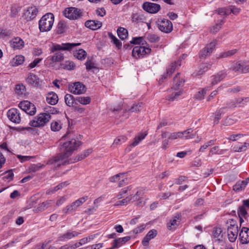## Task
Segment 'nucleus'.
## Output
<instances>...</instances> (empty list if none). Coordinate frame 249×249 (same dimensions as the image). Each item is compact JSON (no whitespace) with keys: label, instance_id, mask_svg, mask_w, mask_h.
Segmentation results:
<instances>
[{"label":"nucleus","instance_id":"774afa93","mask_svg":"<svg viewBox=\"0 0 249 249\" xmlns=\"http://www.w3.org/2000/svg\"><path fill=\"white\" fill-rule=\"evenodd\" d=\"M51 201L43 202L38 207V209L40 211H43L45 210V208L47 207L48 205L50 204V202Z\"/></svg>","mask_w":249,"mask_h":249},{"label":"nucleus","instance_id":"49530a36","mask_svg":"<svg viewBox=\"0 0 249 249\" xmlns=\"http://www.w3.org/2000/svg\"><path fill=\"white\" fill-rule=\"evenodd\" d=\"M179 74V73H178L174 77V81L175 83V85L174 86V87L172 88L171 90H173V89H177L179 86L182 85L185 82V80L183 79L178 80V76Z\"/></svg>","mask_w":249,"mask_h":249},{"label":"nucleus","instance_id":"c85d7f7f","mask_svg":"<svg viewBox=\"0 0 249 249\" xmlns=\"http://www.w3.org/2000/svg\"><path fill=\"white\" fill-rule=\"evenodd\" d=\"M180 215L178 214H176L174 218L171 219L167 224V227L168 230H172L176 228L178 224L177 220L180 218Z\"/></svg>","mask_w":249,"mask_h":249},{"label":"nucleus","instance_id":"f3484780","mask_svg":"<svg viewBox=\"0 0 249 249\" xmlns=\"http://www.w3.org/2000/svg\"><path fill=\"white\" fill-rule=\"evenodd\" d=\"M180 65L181 62L180 60H178L177 61H175L174 63H172L167 69L166 74L163 75L161 80H160V82H162L163 79H165L167 76H171L172 74L174 72L175 70Z\"/></svg>","mask_w":249,"mask_h":249},{"label":"nucleus","instance_id":"412c9836","mask_svg":"<svg viewBox=\"0 0 249 249\" xmlns=\"http://www.w3.org/2000/svg\"><path fill=\"white\" fill-rule=\"evenodd\" d=\"M38 12L36 6L29 7L26 13L27 18L30 20L33 19Z\"/></svg>","mask_w":249,"mask_h":249},{"label":"nucleus","instance_id":"4be33fe9","mask_svg":"<svg viewBox=\"0 0 249 249\" xmlns=\"http://www.w3.org/2000/svg\"><path fill=\"white\" fill-rule=\"evenodd\" d=\"M228 236L229 241L231 242H233L237 239L238 229L234 228L233 229L227 230Z\"/></svg>","mask_w":249,"mask_h":249},{"label":"nucleus","instance_id":"ea45409f","mask_svg":"<svg viewBox=\"0 0 249 249\" xmlns=\"http://www.w3.org/2000/svg\"><path fill=\"white\" fill-rule=\"evenodd\" d=\"M92 150L91 149H89L85 150L82 154L78 155L75 159L73 162H77L87 157H88L90 153H91Z\"/></svg>","mask_w":249,"mask_h":249},{"label":"nucleus","instance_id":"8fccbe9b","mask_svg":"<svg viewBox=\"0 0 249 249\" xmlns=\"http://www.w3.org/2000/svg\"><path fill=\"white\" fill-rule=\"evenodd\" d=\"M51 128L52 131H58L61 128V124L59 121H53L51 124Z\"/></svg>","mask_w":249,"mask_h":249},{"label":"nucleus","instance_id":"c756f323","mask_svg":"<svg viewBox=\"0 0 249 249\" xmlns=\"http://www.w3.org/2000/svg\"><path fill=\"white\" fill-rule=\"evenodd\" d=\"M24 61V57L22 55H16L11 61L10 63L13 66L22 64Z\"/></svg>","mask_w":249,"mask_h":249},{"label":"nucleus","instance_id":"a211bd4d","mask_svg":"<svg viewBox=\"0 0 249 249\" xmlns=\"http://www.w3.org/2000/svg\"><path fill=\"white\" fill-rule=\"evenodd\" d=\"M85 25L90 29L95 30L101 27L102 23L98 20H89L85 22Z\"/></svg>","mask_w":249,"mask_h":249},{"label":"nucleus","instance_id":"6ab92c4d","mask_svg":"<svg viewBox=\"0 0 249 249\" xmlns=\"http://www.w3.org/2000/svg\"><path fill=\"white\" fill-rule=\"evenodd\" d=\"M46 101L51 105L56 104L58 101L57 95L53 91L49 92L46 95Z\"/></svg>","mask_w":249,"mask_h":249},{"label":"nucleus","instance_id":"680f3d73","mask_svg":"<svg viewBox=\"0 0 249 249\" xmlns=\"http://www.w3.org/2000/svg\"><path fill=\"white\" fill-rule=\"evenodd\" d=\"M157 234V231L156 230L153 229L149 231L147 233L146 235L150 239H152L156 236Z\"/></svg>","mask_w":249,"mask_h":249},{"label":"nucleus","instance_id":"13d9d810","mask_svg":"<svg viewBox=\"0 0 249 249\" xmlns=\"http://www.w3.org/2000/svg\"><path fill=\"white\" fill-rule=\"evenodd\" d=\"M125 173H120L117 174L110 178V181L112 182H115L118 181H120L121 179V176H124Z\"/></svg>","mask_w":249,"mask_h":249},{"label":"nucleus","instance_id":"4d7b16f0","mask_svg":"<svg viewBox=\"0 0 249 249\" xmlns=\"http://www.w3.org/2000/svg\"><path fill=\"white\" fill-rule=\"evenodd\" d=\"M237 213L239 216L243 217H245L247 214V212L244 205L239 207Z\"/></svg>","mask_w":249,"mask_h":249},{"label":"nucleus","instance_id":"393cba45","mask_svg":"<svg viewBox=\"0 0 249 249\" xmlns=\"http://www.w3.org/2000/svg\"><path fill=\"white\" fill-rule=\"evenodd\" d=\"M24 45V41L20 37H15L13 39L12 47L14 49H21Z\"/></svg>","mask_w":249,"mask_h":249},{"label":"nucleus","instance_id":"b1692460","mask_svg":"<svg viewBox=\"0 0 249 249\" xmlns=\"http://www.w3.org/2000/svg\"><path fill=\"white\" fill-rule=\"evenodd\" d=\"M249 146V143L247 142H244L243 143L238 142L233 146V150L237 152L244 151Z\"/></svg>","mask_w":249,"mask_h":249},{"label":"nucleus","instance_id":"bb28decb","mask_svg":"<svg viewBox=\"0 0 249 249\" xmlns=\"http://www.w3.org/2000/svg\"><path fill=\"white\" fill-rule=\"evenodd\" d=\"M64 99L66 104L69 107H73L74 105L76 104L75 98H74V97L70 94H66Z\"/></svg>","mask_w":249,"mask_h":249},{"label":"nucleus","instance_id":"0eeeda50","mask_svg":"<svg viewBox=\"0 0 249 249\" xmlns=\"http://www.w3.org/2000/svg\"><path fill=\"white\" fill-rule=\"evenodd\" d=\"M18 107L30 115H34L36 111L34 104L27 100L20 102Z\"/></svg>","mask_w":249,"mask_h":249},{"label":"nucleus","instance_id":"052dcab7","mask_svg":"<svg viewBox=\"0 0 249 249\" xmlns=\"http://www.w3.org/2000/svg\"><path fill=\"white\" fill-rule=\"evenodd\" d=\"M143 40V38L142 37H134L132 39V40L130 41L131 44H137L142 43V45H143V43H142V41Z\"/></svg>","mask_w":249,"mask_h":249},{"label":"nucleus","instance_id":"3c124183","mask_svg":"<svg viewBox=\"0 0 249 249\" xmlns=\"http://www.w3.org/2000/svg\"><path fill=\"white\" fill-rule=\"evenodd\" d=\"M222 230L220 228H215L213 231V236L217 240H220L222 236L221 235Z\"/></svg>","mask_w":249,"mask_h":249},{"label":"nucleus","instance_id":"72a5a7b5","mask_svg":"<svg viewBox=\"0 0 249 249\" xmlns=\"http://www.w3.org/2000/svg\"><path fill=\"white\" fill-rule=\"evenodd\" d=\"M226 107H221L215 111L214 113L215 117L213 121L214 124H217L219 123V121L221 119V115L224 114L225 113L224 109Z\"/></svg>","mask_w":249,"mask_h":249},{"label":"nucleus","instance_id":"cd10ccee","mask_svg":"<svg viewBox=\"0 0 249 249\" xmlns=\"http://www.w3.org/2000/svg\"><path fill=\"white\" fill-rule=\"evenodd\" d=\"M175 91L172 92V93L166 96V99L170 101H174L177 100L179 96L182 94L183 91L182 90H177L175 89Z\"/></svg>","mask_w":249,"mask_h":249},{"label":"nucleus","instance_id":"864d4df0","mask_svg":"<svg viewBox=\"0 0 249 249\" xmlns=\"http://www.w3.org/2000/svg\"><path fill=\"white\" fill-rule=\"evenodd\" d=\"M148 40L151 43L158 42L160 40V37L155 34H150L147 36Z\"/></svg>","mask_w":249,"mask_h":249},{"label":"nucleus","instance_id":"9d476101","mask_svg":"<svg viewBox=\"0 0 249 249\" xmlns=\"http://www.w3.org/2000/svg\"><path fill=\"white\" fill-rule=\"evenodd\" d=\"M64 16L71 19H75L81 16L80 10L75 7H70L64 11Z\"/></svg>","mask_w":249,"mask_h":249},{"label":"nucleus","instance_id":"f03ea898","mask_svg":"<svg viewBox=\"0 0 249 249\" xmlns=\"http://www.w3.org/2000/svg\"><path fill=\"white\" fill-rule=\"evenodd\" d=\"M81 45V43H66L58 44L53 43L52 46L50 48L51 53H54L52 56H50L47 58L46 61L50 60L49 63L50 66L53 67L56 62H60L64 59V54L59 51H70L73 47Z\"/></svg>","mask_w":249,"mask_h":249},{"label":"nucleus","instance_id":"338daca9","mask_svg":"<svg viewBox=\"0 0 249 249\" xmlns=\"http://www.w3.org/2000/svg\"><path fill=\"white\" fill-rule=\"evenodd\" d=\"M96 13L98 16L103 17L106 15V10L104 8H98Z\"/></svg>","mask_w":249,"mask_h":249},{"label":"nucleus","instance_id":"e2e57ef3","mask_svg":"<svg viewBox=\"0 0 249 249\" xmlns=\"http://www.w3.org/2000/svg\"><path fill=\"white\" fill-rule=\"evenodd\" d=\"M42 60V59L41 58H36L35 59L32 63H31L29 65V67L30 68H35L36 66H37V65L40 62H41Z\"/></svg>","mask_w":249,"mask_h":249},{"label":"nucleus","instance_id":"79ce46f5","mask_svg":"<svg viewBox=\"0 0 249 249\" xmlns=\"http://www.w3.org/2000/svg\"><path fill=\"white\" fill-rule=\"evenodd\" d=\"M236 50H231L228 51L227 52H222L219 54V55L217 57V59H220L222 58H225L231 56L234 54L236 53Z\"/></svg>","mask_w":249,"mask_h":249},{"label":"nucleus","instance_id":"20e7f679","mask_svg":"<svg viewBox=\"0 0 249 249\" xmlns=\"http://www.w3.org/2000/svg\"><path fill=\"white\" fill-rule=\"evenodd\" d=\"M51 119V115L47 113H41L34 119L30 121L29 124L33 127H41L44 126Z\"/></svg>","mask_w":249,"mask_h":249},{"label":"nucleus","instance_id":"a19ab883","mask_svg":"<svg viewBox=\"0 0 249 249\" xmlns=\"http://www.w3.org/2000/svg\"><path fill=\"white\" fill-rule=\"evenodd\" d=\"M243 62L238 61L234 63L231 67V69L235 71L242 72Z\"/></svg>","mask_w":249,"mask_h":249},{"label":"nucleus","instance_id":"423d86ee","mask_svg":"<svg viewBox=\"0 0 249 249\" xmlns=\"http://www.w3.org/2000/svg\"><path fill=\"white\" fill-rule=\"evenodd\" d=\"M193 131L192 128H189L183 132L170 133L168 139H176L178 138H185L186 139H193L196 135V133H193Z\"/></svg>","mask_w":249,"mask_h":249},{"label":"nucleus","instance_id":"7c9ffc66","mask_svg":"<svg viewBox=\"0 0 249 249\" xmlns=\"http://www.w3.org/2000/svg\"><path fill=\"white\" fill-rule=\"evenodd\" d=\"M79 234V232L76 231H68L61 236V238L62 240L71 239L74 237L78 236Z\"/></svg>","mask_w":249,"mask_h":249},{"label":"nucleus","instance_id":"58836bf2","mask_svg":"<svg viewBox=\"0 0 249 249\" xmlns=\"http://www.w3.org/2000/svg\"><path fill=\"white\" fill-rule=\"evenodd\" d=\"M61 66L64 69L69 71L74 70L76 67L75 63L70 60L66 61L64 63L61 64Z\"/></svg>","mask_w":249,"mask_h":249},{"label":"nucleus","instance_id":"dca6fc26","mask_svg":"<svg viewBox=\"0 0 249 249\" xmlns=\"http://www.w3.org/2000/svg\"><path fill=\"white\" fill-rule=\"evenodd\" d=\"M227 76L224 71H219L217 73L211 76V84L213 86L221 81Z\"/></svg>","mask_w":249,"mask_h":249},{"label":"nucleus","instance_id":"f704fd0d","mask_svg":"<svg viewBox=\"0 0 249 249\" xmlns=\"http://www.w3.org/2000/svg\"><path fill=\"white\" fill-rule=\"evenodd\" d=\"M210 90L209 87H206L202 89L201 90L198 91L196 94L195 95V98L201 100L204 99L205 95L207 93V92Z\"/></svg>","mask_w":249,"mask_h":249},{"label":"nucleus","instance_id":"4468645a","mask_svg":"<svg viewBox=\"0 0 249 249\" xmlns=\"http://www.w3.org/2000/svg\"><path fill=\"white\" fill-rule=\"evenodd\" d=\"M69 89L71 92L74 94H80L85 91V86L80 82H76L73 86L69 87Z\"/></svg>","mask_w":249,"mask_h":249},{"label":"nucleus","instance_id":"ddd939ff","mask_svg":"<svg viewBox=\"0 0 249 249\" xmlns=\"http://www.w3.org/2000/svg\"><path fill=\"white\" fill-rule=\"evenodd\" d=\"M142 8L149 13L154 14L160 11V6L157 3L145 2L142 5Z\"/></svg>","mask_w":249,"mask_h":249},{"label":"nucleus","instance_id":"6e6552de","mask_svg":"<svg viewBox=\"0 0 249 249\" xmlns=\"http://www.w3.org/2000/svg\"><path fill=\"white\" fill-rule=\"evenodd\" d=\"M151 49L143 46H137L133 48L132 55L136 58L143 57L145 54H149Z\"/></svg>","mask_w":249,"mask_h":249},{"label":"nucleus","instance_id":"69168bd1","mask_svg":"<svg viewBox=\"0 0 249 249\" xmlns=\"http://www.w3.org/2000/svg\"><path fill=\"white\" fill-rule=\"evenodd\" d=\"M145 226L144 224H142L140 225V226L137 227L136 228L134 229L133 230V232L134 233H138L141 232H142L144 229H145Z\"/></svg>","mask_w":249,"mask_h":249},{"label":"nucleus","instance_id":"c9c22d12","mask_svg":"<svg viewBox=\"0 0 249 249\" xmlns=\"http://www.w3.org/2000/svg\"><path fill=\"white\" fill-rule=\"evenodd\" d=\"M75 100L80 104L84 105L89 104L91 102V98L89 96H78L76 97Z\"/></svg>","mask_w":249,"mask_h":249},{"label":"nucleus","instance_id":"a18cd8bd","mask_svg":"<svg viewBox=\"0 0 249 249\" xmlns=\"http://www.w3.org/2000/svg\"><path fill=\"white\" fill-rule=\"evenodd\" d=\"M108 37L111 39L113 42L118 48L122 46V43L118 40L111 32L108 33Z\"/></svg>","mask_w":249,"mask_h":249},{"label":"nucleus","instance_id":"f8f14e48","mask_svg":"<svg viewBox=\"0 0 249 249\" xmlns=\"http://www.w3.org/2000/svg\"><path fill=\"white\" fill-rule=\"evenodd\" d=\"M216 43V41H213L206 45L204 48L200 51L199 57L200 58H205L206 57L210 55L215 48Z\"/></svg>","mask_w":249,"mask_h":249},{"label":"nucleus","instance_id":"bf43d9fd","mask_svg":"<svg viewBox=\"0 0 249 249\" xmlns=\"http://www.w3.org/2000/svg\"><path fill=\"white\" fill-rule=\"evenodd\" d=\"M127 140V138L125 136H121L116 138L114 140V142L115 144H120L125 142Z\"/></svg>","mask_w":249,"mask_h":249},{"label":"nucleus","instance_id":"9b49d317","mask_svg":"<svg viewBox=\"0 0 249 249\" xmlns=\"http://www.w3.org/2000/svg\"><path fill=\"white\" fill-rule=\"evenodd\" d=\"M7 115L11 122L16 124L20 123L21 121L20 113L18 109L15 108L10 109L7 113Z\"/></svg>","mask_w":249,"mask_h":249},{"label":"nucleus","instance_id":"37998d69","mask_svg":"<svg viewBox=\"0 0 249 249\" xmlns=\"http://www.w3.org/2000/svg\"><path fill=\"white\" fill-rule=\"evenodd\" d=\"M16 93L18 95L24 94L26 89L23 84L17 85L15 88Z\"/></svg>","mask_w":249,"mask_h":249},{"label":"nucleus","instance_id":"aec40b11","mask_svg":"<svg viewBox=\"0 0 249 249\" xmlns=\"http://www.w3.org/2000/svg\"><path fill=\"white\" fill-rule=\"evenodd\" d=\"M27 83L33 86L37 87L39 84V79L37 76L33 73H29L28 77L26 78Z\"/></svg>","mask_w":249,"mask_h":249},{"label":"nucleus","instance_id":"5fc2aeb1","mask_svg":"<svg viewBox=\"0 0 249 249\" xmlns=\"http://www.w3.org/2000/svg\"><path fill=\"white\" fill-rule=\"evenodd\" d=\"M20 10V8L16 6H12L11 8V17L15 18Z\"/></svg>","mask_w":249,"mask_h":249},{"label":"nucleus","instance_id":"f257e3e1","mask_svg":"<svg viewBox=\"0 0 249 249\" xmlns=\"http://www.w3.org/2000/svg\"><path fill=\"white\" fill-rule=\"evenodd\" d=\"M80 145V142L75 139L67 141L60 146V153L51 159L49 162L51 164H56L59 167L61 164H65L69 161L65 160L69 157Z\"/></svg>","mask_w":249,"mask_h":249},{"label":"nucleus","instance_id":"473e14b6","mask_svg":"<svg viewBox=\"0 0 249 249\" xmlns=\"http://www.w3.org/2000/svg\"><path fill=\"white\" fill-rule=\"evenodd\" d=\"M143 108L142 103L133 104L130 108L126 109L125 111L128 112H138Z\"/></svg>","mask_w":249,"mask_h":249},{"label":"nucleus","instance_id":"1a4fd4ad","mask_svg":"<svg viewBox=\"0 0 249 249\" xmlns=\"http://www.w3.org/2000/svg\"><path fill=\"white\" fill-rule=\"evenodd\" d=\"M158 26L160 31L165 33L171 32L173 30L172 22L168 19L163 18L158 21Z\"/></svg>","mask_w":249,"mask_h":249},{"label":"nucleus","instance_id":"2f4dec72","mask_svg":"<svg viewBox=\"0 0 249 249\" xmlns=\"http://www.w3.org/2000/svg\"><path fill=\"white\" fill-rule=\"evenodd\" d=\"M248 182L247 180H242L237 182L233 186V190L236 192H239L243 190L247 186Z\"/></svg>","mask_w":249,"mask_h":249},{"label":"nucleus","instance_id":"4c0bfd02","mask_svg":"<svg viewBox=\"0 0 249 249\" xmlns=\"http://www.w3.org/2000/svg\"><path fill=\"white\" fill-rule=\"evenodd\" d=\"M117 34L121 39L124 40L128 36L127 30L123 27H119L117 30Z\"/></svg>","mask_w":249,"mask_h":249},{"label":"nucleus","instance_id":"de8ad7c7","mask_svg":"<svg viewBox=\"0 0 249 249\" xmlns=\"http://www.w3.org/2000/svg\"><path fill=\"white\" fill-rule=\"evenodd\" d=\"M131 19L132 22L137 23L141 22L143 19L142 16L140 13H133L131 15Z\"/></svg>","mask_w":249,"mask_h":249},{"label":"nucleus","instance_id":"6e6d98bb","mask_svg":"<svg viewBox=\"0 0 249 249\" xmlns=\"http://www.w3.org/2000/svg\"><path fill=\"white\" fill-rule=\"evenodd\" d=\"M45 109L47 112V113L49 114L50 115L51 114H56L59 112L56 108L50 106L46 107Z\"/></svg>","mask_w":249,"mask_h":249},{"label":"nucleus","instance_id":"0e129e2a","mask_svg":"<svg viewBox=\"0 0 249 249\" xmlns=\"http://www.w3.org/2000/svg\"><path fill=\"white\" fill-rule=\"evenodd\" d=\"M67 196H64L61 198H60L59 199L57 200L56 203V205L57 206H60L62 204H63L67 200Z\"/></svg>","mask_w":249,"mask_h":249},{"label":"nucleus","instance_id":"5701e85b","mask_svg":"<svg viewBox=\"0 0 249 249\" xmlns=\"http://www.w3.org/2000/svg\"><path fill=\"white\" fill-rule=\"evenodd\" d=\"M73 56L79 60L84 59L87 55L86 52L82 49L75 50L73 52Z\"/></svg>","mask_w":249,"mask_h":249},{"label":"nucleus","instance_id":"7ed1b4c3","mask_svg":"<svg viewBox=\"0 0 249 249\" xmlns=\"http://www.w3.org/2000/svg\"><path fill=\"white\" fill-rule=\"evenodd\" d=\"M54 22V16L51 13L44 15L39 21V28L40 32H48L51 30Z\"/></svg>","mask_w":249,"mask_h":249},{"label":"nucleus","instance_id":"e433bc0d","mask_svg":"<svg viewBox=\"0 0 249 249\" xmlns=\"http://www.w3.org/2000/svg\"><path fill=\"white\" fill-rule=\"evenodd\" d=\"M211 65L208 63H203L199 67V70L196 73V75H200L210 68Z\"/></svg>","mask_w":249,"mask_h":249},{"label":"nucleus","instance_id":"2eb2a0df","mask_svg":"<svg viewBox=\"0 0 249 249\" xmlns=\"http://www.w3.org/2000/svg\"><path fill=\"white\" fill-rule=\"evenodd\" d=\"M239 238L242 244H247L249 242V228L243 227L239 233Z\"/></svg>","mask_w":249,"mask_h":249},{"label":"nucleus","instance_id":"09e8293b","mask_svg":"<svg viewBox=\"0 0 249 249\" xmlns=\"http://www.w3.org/2000/svg\"><path fill=\"white\" fill-rule=\"evenodd\" d=\"M237 121L234 117H228L223 122V124L226 126H229L234 124Z\"/></svg>","mask_w":249,"mask_h":249},{"label":"nucleus","instance_id":"c03bdc74","mask_svg":"<svg viewBox=\"0 0 249 249\" xmlns=\"http://www.w3.org/2000/svg\"><path fill=\"white\" fill-rule=\"evenodd\" d=\"M226 151L225 149H220L218 146H215L210 149V153H212V155H222Z\"/></svg>","mask_w":249,"mask_h":249},{"label":"nucleus","instance_id":"a878e982","mask_svg":"<svg viewBox=\"0 0 249 249\" xmlns=\"http://www.w3.org/2000/svg\"><path fill=\"white\" fill-rule=\"evenodd\" d=\"M147 134L148 133L146 131L144 132V133L139 134L138 136L134 138V141L130 145L133 147L137 146L142 140L145 138Z\"/></svg>","mask_w":249,"mask_h":249},{"label":"nucleus","instance_id":"39448f33","mask_svg":"<svg viewBox=\"0 0 249 249\" xmlns=\"http://www.w3.org/2000/svg\"><path fill=\"white\" fill-rule=\"evenodd\" d=\"M88 198L87 196L79 198L70 205H67L63 209V212L68 214L75 212L77 208L84 203Z\"/></svg>","mask_w":249,"mask_h":249},{"label":"nucleus","instance_id":"603ef678","mask_svg":"<svg viewBox=\"0 0 249 249\" xmlns=\"http://www.w3.org/2000/svg\"><path fill=\"white\" fill-rule=\"evenodd\" d=\"M138 198L137 197H135V196H130L126 197V198L121 200L120 203H122V206L126 205L130 201H135Z\"/></svg>","mask_w":249,"mask_h":249}]
</instances>
